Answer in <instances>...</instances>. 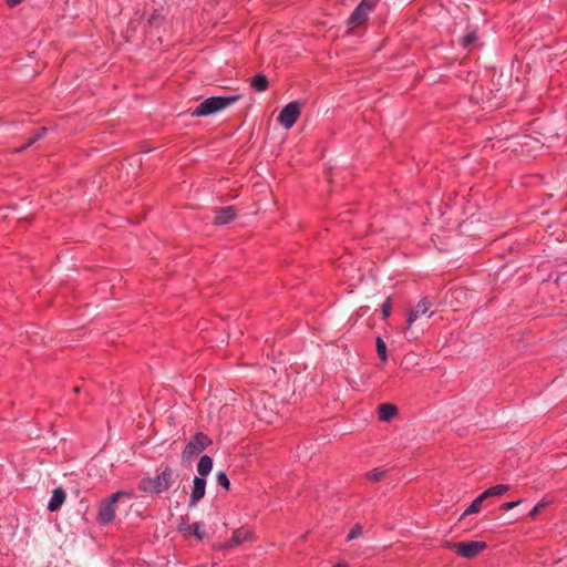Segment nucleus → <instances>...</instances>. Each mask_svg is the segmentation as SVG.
Masks as SVG:
<instances>
[{
    "label": "nucleus",
    "mask_w": 567,
    "mask_h": 567,
    "mask_svg": "<svg viewBox=\"0 0 567 567\" xmlns=\"http://www.w3.org/2000/svg\"><path fill=\"white\" fill-rule=\"evenodd\" d=\"M268 79L262 73L254 75L250 80L251 87L257 92H264L268 89Z\"/></svg>",
    "instance_id": "obj_16"
},
{
    "label": "nucleus",
    "mask_w": 567,
    "mask_h": 567,
    "mask_svg": "<svg viewBox=\"0 0 567 567\" xmlns=\"http://www.w3.org/2000/svg\"><path fill=\"white\" fill-rule=\"evenodd\" d=\"M375 343H377L378 357L382 361H386L388 357H386V344H385V342L383 341V339L381 337H378L377 340H375Z\"/></svg>",
    "instance_id": "obj_19"
},
{
    "label": "nucleus",
    "mask_w": 567,
    "mask_h": 567,
    "mask_svg": "<svg viewBox=\"0 0 567 567\" xmlns=\"http://www.w3.org/2000/svg\"><path fill=\"white\" fill-rule=\"evenodd\" d=\"M520 503H522L520 499L513 501V502H506L501 505L499 509L506 512V511L513 509L514 507L518 506Z\"/></svg>",
    "instance_id": "obj_26"
},
{
    "label": "nucleus",
    "mask_w": 567,
    "mask_h": 567,
    "mask_svg": "<svg viewBox=\"0 0 567 567\" xmlns=\"http://www.w3.org/2000/svg\"><path fill=\"white\" fill-rule=\"evenodd\" d=\"M236 217V210L234 207H223L218 210H216V216L214 218L215 225H226L234 220Z\"/></svg>",
    "instance_id": "obj_11"
},
{
    "label": "nucleus",
    "mask_w": 567,
    "mask_h": 567,
    "mask_svg": "<svg viewBox=\"0 0 567 567\" xmlns=\"http://www.w3.org/2000/svg\"><path fill=\"white\" fill-rule=\"evenodd\" d=\"M173 484V470L166 465L155 477H144L138 483V491L144 493L161 494L169 489Z\"/></svg>",
    "instance_id": "obj_1"
},
{
    "label": "nucleus",
    "mask_w": 567,
    "mask_h": 567,
    "mask_svg": "<svg viewBox=\"0 0 567 567\" xmlns=\"http://www.w3.org/2000/svg\"><path fill=\"white\" fill-rule=\"evenodd\" d=\"M430 308L431 302L426 298L421 299L415 306V308L409 312L406 328L409 329L412 326V323L420 317V315H425L430 310Z\"/></svg>",
    "instance_id": "obj_10"
},
{
    "label": "nucleus",
    "mask_w": 567,
    "mask_h": 567,
    "mask_svg": "<svg viewBox=\"0 0 567 567\" xmlns=\"http://www.w3.org/2000/svg\"><path fill=\"white\" fill-rule=\"evenodd\" d=\"M509 485L506 484H498L495 486H492L484 491V497H493V496H501L505 494L507 491H509Z\"/></svg>",
    "instance_id": "obj_17"
},
{
    "label": "nucleus",
    "mask_w": 567,
    "mask_h": 567,
    "mask_svg": "<svg viewBox=\"0 0 567 567\" xmlns=\"http://www.w3.org/2000/svg\"><path fill=\"white\" fill-rule=\"evenodd\" d=\"M213 468V458L208 455H203L197 463V472L200 477L207 476Z\"/></svg>",
    "instance_id": "obj_15"
},
{
    "label": "nucleus",
    "mask_w": 567,
    "mask_h": 567,
    "mask_svg": "<svg viewBox=\"0 0 567 567\" xmlns=\"http://www.w3.org/2000/svg\"><path fill=\"white\" fill-rule=\"evenodd\" d=\"M362 533H363V528H362L361 524L358 523L350 529L349 534L346 537V540L351 542V540L355 539L357 537L361 536Z\"/></svg>",
    "instance_id": "obj_22"
},
{
    "label": "nucleus",
    "mask_w": 567,
    "mask_h": 567,
    "mask_svg": "<svg viewBox=\"0 0 567 567\" xmlns=\"http://www.w3.org/2000/svg\"><path fill=\"white\" fill-rule=\"evenodd\" d=\"M332 567H347V566H346V565H343V564H336V565H333Z\"/></svg>",
    "instance_id": "obj_29"
},
{
    "label": "nucleus",
    "mask_w": 567,
    "mask_h": 567,
    "mask_svg": "<svg viewBox=\"0 0 567 567\" xmlns=\"http://www.w3.org/2000/svg\"><path fill=\"white\" fill-rule=\"evenodd\" d=\"M181 530H183L185 533V535L195 536L198 539H202L205 536V530L203 528V524H200L198 522L184 525V527H181Z\"/></svg>",
    "instance_id": "obj_14"
},
{
    "label": "nucleus",
    "mask_w": 567,
    "mask_h": 567,
    "mask_svg": "<svg viewBox=\"0 0 567 567\" xmlns=\"http://www.w3.org/2000/svg\"><path fill=\"white\" fill-rule=\"evenodd\" d=\"M375 6L377 0H361L347 21L350 29L365 25L369 14L375 9Z\"/></svg>",
    "instance_id": "obj_6"
},
{
    "label": "nucleus",
    "mask_w": 567,
    "mask_h": 567,
    "mask_svg": "<svg viewBox=\"0 0 567 567\" xmlns=\"http://www.w3.org/2000/svg\"><path fill=\"white\" fill-rule=\"evenodd\" d=\"M252 537H254L252 530L245 528V527L237 528L234 530L231 538L229 540L225 542V544L221 546V548H224V549L233 548L235 546L241 545L245 542L252 540Z\"/></svg>",
    "instance_id": "obj_8"
},
{
    "label": "nucleus",
    "mask_w": 567,
    "mask_h": 567,
    "mask_svg": "<svg viewBox=\"0 0 567 567\" xmlns=\"http://www.w3.org/2000/svg\"><path fill=\"white\" fill-rule=\"evenodd\" d=\"M216 480H217L218 485L224 487L226 491H229L230 481L225 472H218L216 475Z\"/></svg>",
    "instance_id": "obj_24"
},
{
    "label": "nucleus",
    "mask_w": 567,
    "mask_h": 567,
    "mask_svg": "<svg viewBox=\"0 0 567 567\" xmlns=\"http://www.w3.org/2000/svg\"><path fill=\"white\" fill-rule=\"evenodd\" d=\"M300 104L297 101L288 103L279 113L278 122L281 126L291 128L300 116Z\"/></svg>",
    "instance_id": "obj_7"
},
{
    "label": "nucleus",
    "mask_w": 567,
    "mask_h": 567,
    "mask_svg": "<svg viewBox=\"0 0 567 567\" xmlns=\"http://www.w3.org/2000/svg\"><path fill=\"white\" fill-rule=\"evenodd\" d=\"M477 40V33L476 31H470L467 32L462 39L461 44L464 48L471 47L475 41Z\"/></svg>",
    "instance_id": "obj_21"
},
{
    "label": "nucleus",
    "mask_w": 567,
    "mask_h": 567,
    "mask_svg": "<svg viewBox=\"0 0 567 567\" xmlns=\"http://www.w3.org/2000/svg\"><path fill=\"white\" fill-rule=\"evenodd\" d=\"M206 481L203 477L195 476L193 487L188 499V506L195 507L198 502L205 496Z\"/></svg>",
    "instance_id": "obj_9"
},
{
    "label": "nucleus",
    "mask_w": 567,
    "mask_h": 567,
    "mask_svg": "<svg viewBox=\"0 0 567 567\" xmlns=\"http://www.w3.org/2000/svg\"><path fill=\"white\" fill-rule=\"evenodd\" d=\"M487 497H484V492L482 494H480L472 503L471 505L464 511L463 513V516H466V515H470V514H475V513H478L481 511V507H482V503L486 499Z\"/></svg>",
    "instance_id": "obj_18"
},
{
    "label": "nucleus",
    "mask_w": 567,
    "mask_h": 567,
    "mask_svg": "<svg viewBox=\"0 0 567 567\" xmlns=\"http://www.w3.org/2000/svg\"><path fill=\"white\" fill-rule=\"evenodd\" d=\"M45 132H47V128H45V127H41V128L39 130V132H38L33 137H31V138L29 140V142H28L25 145H23V146H21L20 148L16 150V152H22V151H24L27 147H29L30 145H32L33 143H35L38 140H40V138L44 135V133H45Z\"/></svg>",
    "instance_id": "obj_23"
},
{
    "label": "nucleus",
    "mask_w": 567,
    "mask_h": 567,
    "mask_svg": "<svg viewBox=\"0 0 567 567\" xmlns=\"http://www.w3.org/2000/svg\"><path fill=\"white\" fill-rule=\"evenodd\" d=\"M65 497H66L65 491L62 487H56L52 493L51 499L48 504V509L50 512L58 511L62 506V504L65 502Z\"/></svg>",
    "instance_id": "obj_12"
},
{
    "label": "nucleus",
    "mask_w": 567,
    "mask_h": 567,
    "mask_svg": "<svg viewBox=\"0 0 567 567\" xmlns=\"http://www.w3.org/2000/svg\"><path fill=\"white\" fill-rule=\"evenodd\" d=\"M73 391H74L75 393H79V392H80V388H79V386H74V388H73Z\"/></svg>",
    "instance_id": "obj_30"
},
{
    "label": "nucleus",
    "mask_w": 567,
    "mask_h": 567,
    "mask_svg": "<svg viewBox=\"0 0 567 567\" xmlns=\"http://www.w3.org/2000/svg\"><path fill=\"white\" fill-rule=\"evenodd\" d=\"M132 493L125 491H118L113 493L110 497L102 499L97 507L96 520L101 525H107L115 518L116 503L122 498H131Z\"/></svg>",
    "instance_id": "obj_2"
},
{
    "label": "nucleus",
    "mask_w": 567,
    "mask_h": 567,
    "mask_svg": "<svg viewBox=\"0 0 567 567\" xmlns=\"http://www.w3.org/2000/svg\"><path fill=\"white\" fill-rule=\"evenodd\" d=\"M212 443V440L205 433H196L183 450L182 460L184 462H190L195 456L199 455Z\"/></svg>",
    "instance_id": "obj_5"
},
{
    "label": "nucleus",
    "mask_w": 567,
    "mask_h": 567,
    "mask_svg": "<svg viewBox=\"0 0 567 567\" xmlns=\"http://www.w3.org/2000/svg\"><path fill=\"white\" fill-rule=\"evenodd\" d=\"M378 412L380 421L390 422L398 414V408L390 403H382L378 406Z\"/></svg>",
    "instance_id": "obj_13"
},
{
    "label": "nucleus",
    "mask_w": 567,
    "mask_h": 567,
    "mask_svg": "<svg viewBox=\"0 0 567 567\" xmlns=\"http://www.w3.org/2000/svg\"><path fill=\"white\" fill-rule=\"evenodd\" d=\"M240 99V95H227V96H212L204 100L192 112L193 116H207L218 111L224 110L230 104L235 103Z\"/></svg>",
    "instance_id": "obj_3"
},
{
    "label": "nucleus",
    "mask_w": 567,
    "mask_h": 567,
    "mask_svg": "<svg viewBox=\"0 0 567 567\" xmlns=\"http://www.w3.org/2000/svg\"><path fill=\"white\" fill-rule=\"evenodd\" d=\"M544 507V504L539 503L535 505L532 511L529 512V517L534 519L540 512V509Z\"/></svg>",
    "instance_id": "obj_27"
},
{
    "label": "nucleus",
    "mask_w": 567,
    "mask_h": 567,
    "mask_svg": "<svg viewBox=\"0 0 567 567\" xmlns=\"http://www.w3.org/2000/svg\"><path fill=\"white\" fill-rule=\"evenodd\" d=\"M385 471L384 470H381V468H373L371 471H369L365 476L370 481V482H379L381 481L384 475H385Z\"/></svg>",
    "instance_id": "obj_20"
},
{
    "label": "nucleus",
    "mask_w": 567,
    "mask_h": 567,
    "mask_svg": "<svg viewBox=\"0 0 567 567\" xmlns=\"http://www.w3.org/2000/svg\"><path fill=\"white\" fill-rule=\"evenodd\" d=\"M23 0H6L7 4L10 7V8H13L18 4H20Z\"/></svg>",
    "instance_id": "obj_28"
},
{
    "label": "nucleus",
    "mask_w": 567,
    "mask_h": 567,
    "mask_svg": "<svg viewBox=\"0 0 567 567\" xmlns=\"http://www.w3.org/2000/svg\"><path fill=\"white\" fill-rule=\"evenodd\" d=\"M446 547L463 558L472 559L477 557L484 549H486L487 544L483 540H468L447 543Z\"/></svg>",
    "instance_id": "obj_4"
},
{
    "label": "nucleus",
    "mask_w": 567,
    "mask_h": 567,
    "mask_svg": "<svg viewBox=\"0 0 567 567\" xmlns=\"http://www.w3.org/2000/svg\"><path fill=\"white\" fill-rule=\"evenodd\" d=\"M391 309H392V305H391V298H388L382 307H381V311H382V316H383V319H386L390 313H391Z\"/></svg>",
    "instance_id": "obj_25"
}]
</instances>
